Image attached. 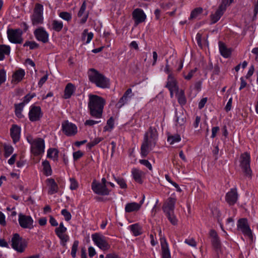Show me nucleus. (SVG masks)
Segmentation results:
<instances>
[{
  "mask_svg": "<svg viewBox=\"0 0 258 258\" xmlns=\"http://www.w3.org/2000/svg\"><path fill=\"white\" fill-rule=\"evenodd\" d=\"M105 104L106 101L102 97L96 95L90 94L88 103L90 115L95 118H102Z\"/></svg>",
  "mask_w": 258,
  "mask_h": 258,
  "instance_id": "nucleus-1",
  "label": "nucleus"
},
{
  "mask_svg": "<svg viewBox=\"0 0 258 258\" xmlns=\"http://www.w3.org/2000/svg\"><path fill=\"white\" fill-rule=\"evenodd\" d=\"M157 139V132L155 128L150 127L148 131L146 132L144 137L143 142L141 147V155L142 157L145 158L155 146Z\"/></svg>",
  "mask_w": 258,
  "mask_h": 258,
  "instance_id": "nucleus-2",
  "label": "nucleus"
},
{
  "mask_svg": "<svg viewBox=\"0 0 258 258\" xmlns=\"http://www.w3.org/2000/svg\"><path fill=\"white\" fill-rule=\"evenodd\" d=\"M88 78L89 81L98 87L102 89L109 88V80L94 69L89 70Z\"/></svg>",
  "mask_w": 258,
  "mask_h": 258,
  "instance_id": "nucleus-3",
  "label": "nucleus"
},
{
  "mask_svg": "<svg viewBox=\"0 0 258 258\" xmlns=\"http://www.w3.org/2000/svg\"><path fill=\"white\" fill-rule=\"evenodd\" d=\"M29 143L31 145V151L34 156H38L43 153L44 151V141L41 138H37L34 140H28Z\"/></svg>",
  "mask_w": 258,
  "mask_h": 258,
  "instance_id": "nucleus-4",
  "label": "nucleus"
},
{
  "mask_svg": "<svg viewBox=\"0 0 258 258\" xmlns=\"http://www.w3.org/2000/svg\"><path fill=\"white\" fill-rule=\"evenodd\" d=\"M92 239L94 243L101 250L106 251L110 248L107 239L100 233H95L92 235Z\"/></svg>",
  "mask_w": 258,
  "mask_h": 258,
  "instance_id": "nucleus-5",
  "label": "nucleus"
},
{
  "mask_svg": "<svg viewBox=\"0 0 258 258\" xmlns=\"http://www.w3.org/2000/svg\"><path fill=\"white\" fill-rule=\"evenodd\" d=\"M12 247L18 252H23L27 247V242L18 233L13 235L12 238Z\"/></svg>",
  "mask_w": 258,
  "mask_h": 258,
  "instance_id": "nucleus-6",
  "label": "nucleus"
},
{
  "mask_svg": "<svg viewBox=\"0 0 258 258\" xmlns=\"http://www.w3.org/2000/svg\"><path fill=\"white\" fill-rule=\"evenodd\" d=\"M250 157L249 154L245 152L240 156V166L245 175L251 177L252 171L250 167Z\"/></svg>",
  "mask_w": 258,
  "mask_h": 258,
  "instance_id": "nucleus-7",
  "label": "nucleus"
},
{
  "mask_svg": "<svg viewBox=\"0 0 258 258\" xmlns=\"http://www.w3.org/2000/svg\"><path fill=\"white\" fill-rule=\"evenodd\" d=\"M43 7L42 5L38 3L35 5L33 14L31 17L33 25H38L43 23Z\"/></svg>",
  "mask_w": 258,
  "mask_h": 258,
  "instance_id": "nucleus-8",
  "label": "nucleus"
},
{
  "mask_svg": "<svg viewBox=\"0 0 258 258\" xmlns=\"http://www.w3.org/2000/svg\"><path fill=\"white\" fill-rule=\"evenodd\" d=\"M23 31L20 29H9L7 35L9 40L13 43L21 44L23 41Z\"/></svg>",
  "mask_w": 258,
  "mask_h": 258,
  "instance_id": "nucleus-9",
  "label": "nucleus"
},
{
  "mask_svg": "<svg viewBox=\"0 0 258 258\" xmlns=\"http://www.w3.org/2000/svg\"><path fill=\"white\" fill-rule=\"evenodd\" d=\"M67 230V228L64 226L62 222H61L59 226L55 229V233L60 239L61 244L63 246L66 245L67 242L69 240V236L66 234Z\"/></svg>",
  "mask_w": 258,
  "mask_h": 258,
  "instance_id": "nucleus-10",
  "label": "nucleus"
},
{
  "mask_svg": "<svg viewBox=\"0 0 258 258\" xmlns=\"http://www.w3.org/2000/svg\"><path fill=\"white\" fill-rule=\"evenodd\" d=\"M62 131L63 134L69 137L75 136L78 132L77 126L68 120L62 122Z\"/></svg>",
  "mask_w": 258,
  "mask_h": 258,
  "instance_id": "nucleus-11",
  "label": "nucleus"
},
{
  "mask_svg": "<svg viewBox=\"0 0 258 258\" xmlns=\"http://www.w3.org/2000/svg\"><path fill=\"white\" fill-rule=\"evenodd\" d=\"M18 221L20 226L23 228L32 229L34 227V221L30 216L20 213L19 214Z\"/></svg>",
  "mask_w": 258,
  "mask_h": 258,
  "instance_id": "nucleus-12",
  "label": "nucleus"
},
{
  "mask_svg": "<svg viewBox=\"0 0 258 258\" xmlns=\"http://www.w3.org/2000/svg\"><path fill=\"white\" fill-rule=\"evenodd\" d=\"M237 229L242 232L245 235L249 238L252 237V232L246 218H241L237 222Z\"/></svg>",
  "mask_w": 258,
  "mask_h": 258,
  "instance_id": "nucleus-13",
  "label": "nucleus"
},
{
  "mask_svg": "<svg viewBox=\"0 0 258 258\" xmlns=\"http://www.w3.org/2000/svg\"><path fill=\"white\" fill-rule=\"evenodd\" d=\"M91 188L95 194L99 195L107 196L110 192V190L107 188L106 185L100 184L95 180L92 183Z\"/></svg>",
  "mask_w": 258,
  "mask_h": 258,
  "instance_id": "nucleus-14",
  "label": "nucleus"
},
{
  "mask_svg": "<svg viewBox=\"0 0 258 258\" xmlns=\"http://www.w3.org/2000/svg\"><path fill=\"white\" fill-rule=\"evenodd\" d=\"M43 113L41 107L39 106L32 105L28 113L29 118L31 121H37L42 117Z\"/></svg>",
  "mask_w": 258,
  "mask_h": 258,
  "instance_id": "nucleus-15",
  "label": "nucleus"
},
{
  "mask_svg": "<svg viewBox=\"0 0 258 258\" xmlns=\"http://www.w3.org/2000/svg\"><path fill=\"white\" fill-rule=\"evenodd\" d=\"M132 17L135 26L144 22L147 18L144 11L140 8H137L133 11Z\"/></svg>",
  "mask_w": 258,
  "mask_h": 258,
  "instance_id": "nucleus-16",
  "label": "nucleus"
},
{
  "mask_svg": "<svg viewBox=\"0 0 258 258\" xmlns=\"http://www.w3.org/2000/svg\"><path fill=\"white\" fill-rule=\"evenodd\" d=\"M34 35L36 39L43 43H46L49 40V34L43 27H40L34 31Z\"/></svg>",
  "mask_w": 258,
  "mask_h": 258,
  "instance_id": "nucleus-17",
  "label": "nucleus"
},
{
  "mask_svg": "<svg viewBox=\"0 0 258 258\" xmlns=\"http://www.w3.org/2000/svg\"><path fill=\"white\" fill-rule=\"evenodd\" d=\"M238 195L236 188H231L225 196V201L229 206L234 205L238 200Z\"/></svg>",
  "mask_w": 258,
  "mask_h": 258,
  "instance_id": "nucleus-18",
  "label": "nucleus"
},
{
  "mask_svg": "<svg viewBox=\"0 0 258 258\" xmlns=\"http://www.w3.org/2000/svg\"><path fill=\"white\" fill-rule=\"evenodd\" d=\"M21 127L16 124H13L10 128V135L14 143L20 140Z\"/></svg>",
  "mask_w": 258,
  "mask_h": 258,
  "instance_id": "nucleus-19",
  "label": "nucleus"
},
{
  "mask_svg": "<svg viewBox=\"0 0 258 258\" xmlns=\"http://www.w3.org/2000/svg\"><path fill=\"white\" fill-rule=\"evenodd\" d=\"M211 238V242L214 248L218 250L221 248V242L217 233L215 230L212 229L209 233Z\"/></svg>",
  "mask_w": 258,
  "mask_h": 258,
  "instance_id": "nucleus-20",
  "label": "nucleus"
},
{
  "mask_svg": "<svg viewBox=\"0 0 258 258\" xmlns=\"http://www.w3.org/2000/svg\"><path fill=\"white\" fill-rule=\"evenodd\" d=\"M176 201L174 198H168L163 206L164 212L174 211Z\"/></svg>",
  "mask_w": 258,
  "mask_h": 258,
  "instance_id": "nucleus-21",
  "label": "nucleus"
},
{
  "mask_svg": "<svg viewBox=\"0 0 258 258\" xmlns=\"http://www.w3.org/2000/svg\"><path fill=\"white\" fill-rule=\"evenodd\" d=\"M25 75V71L22 69H19L16 70L12 75V83L18 84L21 82Z\"/></svg>",
  "mask_w": 258,
  "mask_h": 258,
  "instance_id": "nucleus-22",
  "label": "nucleus"
},
{
  "mask_svg": "<svg viewBox=\"0 0 258 258\" xmlns=\"http://www.w3.org/2000/svg\"><path fill=\"white\" fill-rule=\"evenodd\" d=\"M46 182L48 187V194L51 195L58 191V185L54 179L48 178L46 179Z\"/></svg>",
  "mask_w": 258,
  "mask_h": 258,
  "instance_id": "nucleus-23",
  "label": "nucleus"
},
{
  "mask_svg": "<svg viewBox=\"0 0 258 258\" xmlns=\"http://www.w3.org/2000/svg\"><path fill=\"white\" fill-rule=\"evenodd\" d=\"M86 9V2L84 1L83 3V4L80 9V10L78 13V16L79 17H82V19L80 20V23L81 24H83L85 23L86 22L87 20L88 17L89 13L86 12L85 14Z\"/></svg>",
  "mask_w": 258,
  "mask_h": 258,
  "instance_id": "nucleus-24",
  "label": "nucleus"
},
{
  "mask_svg": "<svg viewBox=\"0 0 258 258\" xmlns=\"http://www.w3.org/2000/svg\"><path fill=\"white\" fill-rule=\"evenodd\" d=\"M132 174L136 182L140 184L143 183V178L145 174L143 171L137 168H133L132 170Z\"/></svg>",
  "mask_w": 258,
  "mask_h": 258,
  "instance_id": "nucleus-25",
  "label": "nucleus"
},
{
  "mask_svg": "<svg viewBox=\"0 0 258 258\" xmlns=\"http://www.w3.org/2000/svg\"><path fill=\"white\" fill-rule=\"evenodd\" d=\"M162 258H171L168 243L165 238L161 239Z\"/></svg>",
  "mask_w": 258,
  "mask_h": 258,
  "instance_id": "nucleus-26",
  "label": "nucleus"
},
{
  "mask_svg": "<svg viewBox=\"0 0 258 258\" xmlns=\"http://www.w3.org/2000/svg\"><path fill=\"white\" fill-rule=\"evenodd\" d=\"M219 47L220 54L225 58H228L230 56L232 49L231 48H227L226 45L220 41L219 42Z\"/></svg>",
  "mask_w": 258,
  "mask_h": 258,
  "instance_id": "nucleus-27",
  "label": "nucleus"
},
{
  "mask_svg": "<svg viewBox=\"0 0 258 258\" xmlns=\"http://www.w3.org/2000/svg\"><path fill=\"white\" fill-rule=\"evenodd\" d=\"M166 87H167L169 90L174 89L177 91L179 90L177 82L174 79L173 75H168Z\"/></svg>",
  "mask_w": 258,
  "mask_h": 258,
  "instance_id": "nucleus-28",
  "label": "nucleus"
},
{
  "mask_svg": "<svg viewBox=\"0 0 258 258\" xmlns=\"http://www.w3.org/2000/svg\"><path fill=\"white\" fill-rule=\"evenodd\" d=\"M75 90V86L72 83H68L64 89L63 98L66 99L70 98Z\"/></svg>",
  "mask_w": 258,
  "mask_h": 258,
  "instance_id": "nucleus-29",
  "label": "nucleus"
},
{
  "mask_svg": "<svg viewBox=\"0 0 258 258\" xmlns=\"http://www.w3.org/2000/svg\"><path fill=\"white\" fill-rule=\"evenodd\" d=\"M141 208L140 204L137 203H128L125 205V211L127 213H131L138 211Z\"/></svg>",
  "mask_w": 258,
  "mask_h": 258,
  "instance_id": "nucleus-30",
  "label": "nucleus"
},
{
  "mask_svg": "<svg viewBox=\"0 0 258 258\" xmlns=\"http://www.w3.org/2000/svg\"><path fill=\"white\" fill-rule=\"evenodd\" d=\"M176 96L179 104L181 105H184L186 103V99L183 90L177 91Z\"/></svg>",
  "mask_w": 258,
  "mask_h": 258,
  "instance_id": "nucleus-31",
  "label": "nucleus"
},
{
  "mask_svg": "<svg viewBox=\"0 0 258 258\" xmlns=\"http://www.w3.org/2000/svg\"><path fill=\"white\" fill-rule=\"evenodd\" d=\"M10 50L11 47L9 45H0V60L5 58V55H9Z\"/></svg>",
  "mask_w": 258,
  "mask_h": 258,
  "instance_id": "nucleus-32",
  "label": "nucleus"
},
{
  "mask_svg": "<svg viewBox=\"0 0 258 258\" xmlns=\"http://www.w3.org/2000/svg\"><path fill=\"white\" fill-rule=\"evenodd\" d=\"M224 12L218 8L216 12L213 14H211L210 16L211 20V24H215L218 22L223 15Z\"/></svg>",
  "mask_w": 258,
  "mask_h": 258,
  "instance_id": "nucleus-33",
  "label": "nucleus"
},
{
  "mask_svg": "<svg viewBox=\"0 0 258 258\" xmlns=\"http://www.w3.org/2000/svg\"><path fill=\"white\" fill-rule=\"evenodd\" d=\"M131 231L135 236L140 235L142 233V228L139 224H134L130 226Z\"/></svg>",
  "mask_w": 258,
  "mask_h": 258,
  "instance_id": "nucleus-34",
  "label": "nucleus"
},
{
  "mask_svg": "<svg viewBox=\"0 0 258 258\" xmlns=\"http://www.w3.org/2000/svg\"><path fill=\"white\" fill-rule=\"evenodd\" d=\"M15 113L16 115L19 118H21L23 117L22 113V111L24 107V103H20L19 104H15Z\"/></svg>",
  "mask_w": 258,
  "mask_h": 258,
  "instance_id": "nucleus-35",
  "label": "nucleus"
},
{
  "mask_svg": "<svg viewBox=\"0 0 258 258\" xmlns=\"http://www.w3.org/2000/svg\"><path fill=\"white\" fill-rule=\"evenodd\" d=\"M47 157L53 160H57L58 157V151L55 148H50L47 151Z\"/></svg>",
  "mask_w": 258,
  "mask_h": 258,
  "instance_id": "nucleus-36",
  "label": "nucleus"
},
{
  "mask_svg": "<svg viewBox=\"0 0 258 258\" xmlns=\"http://www.w3.org/2000/svg\"><path fill=\"white\" fill-rule=\"evenodd\" d=\"M42 166L44 174L46 176L50 175L52 173V170L49 162L47 160H45L42 162Z\"/></svg>",
  "mask_w": 258,
  "mask_h": 258,
  "instance_id": "nucleus-37",
  "label": "nucleus"
},
{
  "mask_svg": "<svg viewBox=\"0 0 258 258\" xmlns=\"http://www.w3.org/2000/svg\"><path fill=\"white\" fill-rule=\"evenodd\" d=\"M94 34L92 32L88 33V30L85 29L82 33V39L84 41L87 37V40L86 43H89L93 37Z\"/></svg>",
  "mask_w": 258,
  "mask_h": 258,
  "instance_id": "nucleus-38",
  "label": "nucleus"
},
{
  "mask_svg": "<svg viewBox=\"0 0 258 258\" xmlns=\"http://www.w3.org/2000/svg\"><path fill=\"white\" fill-rule=\"evenodd\" d=\"M114 120L113 117H110L106 122V125L104 127V131L110 132L114 127Z\"/></svg>",
  "mask_w": 258,
  "mask_h": 258,
  "instance_id": "nucleus-39",
  "label": "nucleus"
},
{
  "mask_svg": "<svg viewBox=\"0 0 258 258\" xmlns=\"http://www.w3.org/2000/svg\"><path fill=\"white\" fill-rule=\"evenodd\" d=\"M165 213L168 218V219L172 224L175 225L177 224L178 221L175 216L174 215V211L168 212Z\"/></svg>",
  "mask_w": 258,
  "mask_h": 258,
  "instance_id": "nucleus-40",
  "label": "nucleus"
},
{
  "mask_svg": "<svg viewBox=\"0 0 258 258\" xmlns=\"http://www.w3.org/2000/svg\"><path fill=\"white\" fill-rule=\"evenodd\" d=\"M52 26L54 30L56 32H59L61 31L63 27V23L61 21L55 20L52 21Z\"/></svg>",
  "mask_w": 258,
  "mask_h": 258,
  "instance_id": "nucleus-41",
  "label": "nucleus"
},
{
  "mask_svg": "<svg viewBox=\"0 0 258 258\" xmlns=\"http://www.w3.org/2000/svg\"><path fill=\"white\" fill-rule=\"evenodd\" d=\"M23 46H29L30 49L33 50L38 48L39 45L34 41H26L23 44Z\"/></svg>",
  "mask_w": 258,
  "mask_h": 258,
  "instance_id": "nucleus-42",
  "label": "nucleus"
},
{
  "mask_svg": "<svg viewBox=\"0 0 258 258\" xmlns=\"http://www.w3.org/2000/svg\"><path fill=\"white\" fill-rule=\"evenodd\" d=\"M203 10L202 8L199 7L193 10L190 16V19H194L196 18L200 14H202Z\"/></svg>",
  "mask_w": 258,
  "mask_h": 258,
  "instance_id": "nucleus-43",
  "label": "nucleus"
},
{
  "mask_svg": "<svg viewBox=\"0 0 258 258\" xmlns=\"http://www.w3.org/2000/svg\"><path fill=\"white\" fill-rule=\"evenodd\" d=\"M181 140V138L179 135L170 136L168 137L167 141L172 145L175 143H178Z\"/></svg>",
  "mask_w": 258,
  "mask_h": 258,
  "instance_id": "nucleus-44",
  "label": "nucleus"
},
{
  "mask_svg": "<svg viewBox=\"0 0 258 258\" xmlns=\"http://www.w3.org/2000/svg\"><path fill=\"white\" fill-rule=\"evenodd\" d=\"M114 179L116 182L119 185L120 187L121 188H127V184L125 182V180L122 177H114Z\"/></svg>",
  "mask_w": 258,
  "mask_h": 258,
  "instance_id": "nucleus-45",
  "label": "nucleus"
},
{
  "mask_svg": "<svg viewBox=\"0 0 258 258\" xmlns=\"http://www.w3.org/2000/svg\"><path fill=\"white\" fill-rule=\"evenodd\" d=\"M4 148L5 150V156L6 157H8L13 153L14 149L12 146L5 145Z\"/></svg>",
  "mask_w": 258,
  "mask_h": 258,
  "instance_id": "nucleus-46",
  "label": "nucleus"
},
{
  "mask_svg": "<svg viewBox=\"0 0 258 258\" xmlns=\"http://www.w3.org/2000/svg\"><path fill=\"white\" fill-rule=\"evenodd\" d=\"M59 16L62 19L69 22L72 19V15L67 12H62L59 14Z\"/></svg>",
  "mask_w": 258,
  "mask_h": 258,
  "instance_id": "nucleus-47",
  "label": "nucleus"
},
{
  "mask_svg": "<svg viewBox=\"0 0 258 258\" xmlns=\"http://www.w3.org/2000/svg\"><path fill=\"white\" fill-rule=\"evenodd\" d=\"M78 246L79 241L78 240H75L73 243L71 250V255L73 258H75L76 256V252L78 250Z\"/></svg>",
  "mask_w": 258,
  "mask_h": 258,
  "instance_id": "nucleus-48",
  "label": "nucleus"
},
{
  "mask_svg": "<svg viewBox=\"0 0 258 258\" xmlns=\"http://www.w3.org/2000/svg\"><path fill=\"white\" fill-rule=\"evenodd\" d=\"M176 121L180 126L182 125L186 121L185 118L182 114H180L179 115L177 114Z\"/></svg>",
  "mask_w": 258,
  "mask_h": 258,
  "instance_id": "nucleus-49",
  "label": "nucleus"
},
{
  "mask_svg": "<svg viewBox=\"0 0 258 258\" xmlns=\"http://www.w3.org/2000/svg\"><path fill=\"white\" fill-rule=\"evenodd\" d=\"M102 139L101 138H95L93 141L88 143L87 147L89 149H91L93 147L100 143L102 141Z\"/></svg>",
  "mask_w": 258,
  "mask_h": 258,
  "instance_id": "nucleus-50",
  "label": "nucleus"
},
{
  "mask_svg": "<svg viewBox=\"0 0 258 258\" xmlns=\"http://www.w3.org/2000/svg\"><path fill=\"white\" fill-rule=\"evenodd\" d=\"M211 212L213 216L220 222V218L221 215L220 211L217 208H213L212 209Z\"/></svg>",
  "mask_w": 258,
  "mask_h": 258,
  "instance_id": "nucleus-51",
  "label": "nucleus"
},
{
  "mask_svg": "<svg viewBox=\"0 0 258 258\" xmlns=\"http://www.w3.org/2000/svg\"><path fill=\"white\" fill-rule=\"evenodd\" d=\"M61 214L63 217L66 221H68L71 219L72 215L67 209H63L61 211Z\"/></svg>",
  "mask_w": 258,
  "mask_h": 258,
  "instance_id": "nucleus-52",
  "label": "nucleus"
},
{
  "mask_svg": "<svg viewBox=\"0 0 258 258\" xmlns=\"http://www.w3.org/2000/svg\"><path fill=\"white\" fill-rule=\"evenodd\" d=\"M128 101V99H126L125 96H122L118 102H117L116 106L118 108H121L122 106H123L125 104H126Z\"/></svg>",
  "mask_w": 258,
  "mask_h": 258,
  "instance_id": "nucleus-53",
  "label": "nucleus"
},
{
  "mask_svg": "<svg viewBox=\"0 0 258 258\" xmlns=\"http://www.w3.org/2000/svg\"><path fill=\"white\" fill-rule=\"evenodd\" d=\"M139 163L142 165L145 166L147 167L150 170H152V166L151 164L149 162V161L145 159H141L139 160Z\"/></svg>",
  "mask_w": 258,
  "mask_h": 258,
  "instance_id": "nucleus-54",
  "label": "nucleus"
},
{
  "mask_svg": "<svg viewBox=\"0 0 258 258\" xmlns=\"http://www.w3.org/2000/svg\"><path fill=\"white\" fill-rule=\"evenodd\" d=\"M6 80V72L4 69L0 70V86Z\"/></svg>",
  "mask_w": 258,
  "mask_h": 258,
  "instance_id": "nucleus-55",
  "label": "nucleus"
},
{
  "mask_svg": "<svg viewBox=\"0 0 258 258\" xmlns=\"http://www.w3.org/2000/svg\"><path fill=\"white\" fill-rule=\"evenodd\" d=\"M229 0H222L221 5L219 6L218 9L225 12L226 9L227 5L228 4Z\"/></svg>",
  "mask_w": 258,
  "mask_h": 258,
  "instance_id": "nucleus-56",
  "label": "nucleus"
},
{
  "mask_svg": "<svg viewBox=\"0 0 258 258\" xmlns=\"http://www.w3.org/2000/svg\"><path fill=\"white\" fill-rule=\"evenodd\" d=\"M71 185L70 188L72 190H75L77 189L78 186V184L77 181L74 178L70 179Z\"/></svg>",
  "mask_w": 258,
  "mask_h": 258,
  "instance_id": "nucleus-57",
  "label": "nucleus"
},
{
  "mask_svg": "<svg viewBox=\"0 0 258 258\" xmlns=\"http://www.w3.org/2000/svg\"><path fill=\"white\" fill-rule=\"evenodd\" d=\"M100 121L94 120L92 119L86 120L84 123L86 126H93L94 124L99 123Z\"/></svg>",
  "mask_w": 258,
  "mask_h": 258,
  "instance_id": "nucleus-58",
  "label": "nucleus"
},
{
  "mask_svg": "<svg viewBox=\"0 0 258 258\" xmlns=\"http://www.w3.org/2000/svg\"><path fill=\"white\" fill-rule=\"evenodd\" d=\"M35 96V94H33V95H30L29 94H27L24 97V100L22 103H24V105H25V104L28 103Z\"/></svg>",
  "mask_w": 258,
  "mask_h": 258,
  "instance_id": "nucleus-59",
  "label": "nucleus"
},
{
  "mask_svg": "<svg viewBox=\"0 0 258 258\" xmlns=\"http://www.w3.org/2000/svg\"><path fill=\"white\" fill-rule=\"evenodd\" d=\"M197 68L191 70L187 75H184V79L187 80H190L194 74L197 72Z\"/></svg>",
  "mask_w": 258,
  "mask_h": 258,
  "instance_id": "nucleus-60",
  "label": "nucleus"
},
{
  "mask_svg": "<svg viewBox=\"0 0 258 258\" xmlns=\"http://www.w3.org/2000/svg\"><path fill=\"white\" fill-rule=\"evenodd\" d=\"M83 156V153L81 151H78L73 153L74 160H77Z\"/></svg>",
  "mask_w": 258,
  "mask_h": 258,
  "instance_id": "nucleus-61",
  "label": "nucleus"
},
{
  "mask_svg": "<svg viewBox=\"0 0 258 258\" xmlns=\"http://www.w3.org/2000/svg\"><path fill=\"white\" fill-rule=\"evenodd\" d=\"M133 95L132 90L131 88H129L125 92L122 96H125L126 99H128L129 100Z\"/></svg>",
  "mask_w": 258,
  "mask_h": 258,
  "instance_id": "nucleus-62",
  "label": "nucleus"
},
{
  "mask_svg": "<svg viewBox=\"0 0 258 258\" xmlns=\"http://www.w3.org/2000/svg\"><path fill=\"white\" fill-rule=\"evenodd\" d=\"M185 242L190 246L196 247L197 243L193 238L186 239L185 240Z\"/></svg>",
  "mask_w": 258,
  "mask_h": 258,
  "instance_id": "nucleus-63",
  "label": "nucleus"
},
{
  "mask_svg": "<svg viewBox=\"0 0 258 258\" xmlns=\"http://www.w3.org/2000/svg\"><path fill=\"white\" fill-rule=\"evenodd\" d=\"M220 131V128L218 126H214L212 128V135L211 138H214L216 137L217 133Z\"/></svg>",
  "mask_w": 258,
  "mask_h": 258,
  "instance_id": "nucleus-64",
  "label": "nucleus"
}]
</instances>
